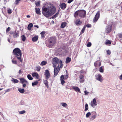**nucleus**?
Wrapping results in <instances>:
<instances>
[{"label": "nucleus", "instance_id": "nucleus-16", "mask_svg": "<svg viewBox=\"0 0 122 122\" xmlns=\"http://www.w3.org/2000/svg\"><path fill=\"white\" fill-rule=\"evenodd\" d=\"M75 23L76 25H81L82 23L81 21H80V19H76L75 20Z\"/></svg>", "mask_w": 122, "mask_h": 122}, {"label": "nucleus", "instance_id": "nucleus-63", "mask_svg": "<svg viewBox=\"0 0 122 122\" xmlns=\"http://www.w3.org/2000/svg\"><path fill=\"white\" fill-rule=\"evenodd\" d=\"M14 32H10V34H14Z\"/></svg>", "mask_w": 122, "mask_h": 122}, {"label": "nucleus", "instance_id": "nucleus-22", "mask_svg": "<svg viewBox=\"0 0 122 122\" xmlns=\"http://www.w3.org/2000/svg\"><path fill=\"white\" fill-rule=\"evenodd\" d=\"M66 25V22H64L61 24V28H64Z\"/></svg>", "mask_w": 122, "mask_h": 122}, {"label": "nucleus", "instance_id": "nucleus-54", "mask_svg": "<svg viewBox=\"0 0 122 122\" xmlns=\"http://www.w3.org/2000/svg\"><path fill=\"white\" fill-rule=\"evenodd\" d=\"M58 15V14H56V15H54L52 16V18H56V17L57 16V15Z\"/></svg>", "mask_w": 122, "mask_h": 122}, {"label": "nucleus", "instance_id": "nucleus-25", "mask_svg": "<svg viewBox=\"0 0 122 122\" xmlns=\"http://www.w3.org/2000/svg\"><path fill=\"white\" fill-rule=\"evenodd\" d=\"M33 25L32 23H30L28 25V29L29 30H30L31 29V27L33 26Z\"/></svg>", "mask_w": 122, "mask_h": 122}, {"label": "nucleus", "instance_id": "nucleus-27", "mask_svg": "<svg viewBox=\"0 0 122 122\" xmlns=\"http://www.w3.org/2000/svg\"><path fill=\"white\" fill-rule=\"evenodd\" d=\"M38 39V37L37 36H36L33 37L32 38V40L33 41L36 42V41Z\"/></svg>", "mask_w": 122, "mask_h": 122}, {"label": "nucleus", "instance_id": "nucleus-57", "mask_svg": "<svg viewBox=\"0 0 122 122\" xmlns=\"http://www.w3.org/2000/svg\"><path fill=\"white\" fill-rule=\"evenodd\" d=\"M73 0H69L67 2L68 3H70L73 1Z\"/></svg>", "mask_w": 122, "mask_h": 122}, {"label": "nucleus", "instance_id": "nucleus-41", "mask_svg": "<svg viewBox=\"0 0 122 122\" xmlns=\"http://www.w3.org/2000/svg\"><path fill=\"white\" fill-rule=\"evenodd\" d=\"M40 3V1H38L35 4L37 6H39Z\"/></svg>", "mask_w": 122, "mask_h": 122}, {"label": "nucleus", "instance_id": "nucleus-64", "mask_svg": "<svg viewBox=\"0 0 122 122\" xmlns=\"http://www.w3.org/2000/svg\"><path fill=\"white\" fill-rule=\"evenodd\" d=\"M34 27H36L38 28H39V26L38 25H35L34 26Z\"/></svg>", "mask_w": 122, "mask_h": 122}, {"label": "nucleus", "instance_id": "nucleus-49", "mask_svg": "<svg viewBox=\"0 0 122 122\" xmlns=\"http://www.w3.org/2000/svg\"><path fill=\"white\" fill-rule=\"evenodd\" d=\"M10 91V89H7L5 91V93L9 92Z\"/></svg>", "mask_w": 122, "mask_h": 122}, {"label": "nucleus", "instance_id": "nucleus-56", "mask_svg": "<svg viewBox=\"0 0 122 122\" xmlns=\"http://www.w3.org/2000/svg\"><path fill=\"white\" fill-rule=\"evenodd\" d=\"M64 78L65 79H66L68 78V76L66 75L65 76H64Z\"/></svg>", "mask_w": 122, "mask_h": 122}, {"label": "nucleus", "instance_id": "nucleus-30", "mask_svg": "<svg viewBox=\"0 0 122 122\" xmlns=\"http://www.w3.org/2000/svg\"><path fill=\"white\" fill-rule=\"evenodd\" d=\"M47 62L46 61H42L40 64L41 66H43L44 65H45L47 64Z\"/></svg>", "mask_w": 122, "mask_h": 122}, {"label": "nucleus", "instance_id": "nucleus-1", "mask_svg": "<svg viewBox=\"0 0 122 122\" xmlns=\"http://www.w3.org/2000/svg\"><path fill=\"white\" fill-rule=\"evenodd\" d=\"M56 10V9L52 4H48L47 7H43L42 9V12L44 16L46 17L50 16L53 15Z\"/></svg>", "mask_w": 122, "mask_h": 122}, {"label": "nucleus", "instance_id": "nucleus-47", "mask_svg": "<svg viewBox=\"0 0 122 122\" xmlns=\"http://www.w3.org/2000/svg\"><path fill=\"white\" fill-rule=\"evenodd\" d=\"M84 93L85 94V95H88L89 92H87L86 90L84 91Z\"/></svg>", "mask_w": 122, "mask_h": 122}, {"label": "nucleus", "instance_id": "nucleus-9", "mask_svg": "<svg viewBox=\"0 0 122 122\" xmlns=\"http://www.w3.org/2000/svg\"><path fill=\"white\" fill-rule=\"evenodd\" d=\"M97 116V114L95 112H92L91 116L90 118V120H93Z\"/></svg>", "mask_w": 122, "mask_h": 122}, {"label": "nucleus", "instance_id": "nucleus-17", "mask_svg": "<svg viewBox=\"0 0 122 122\" xmlns=\"http://www.w3.org/2000/svg\"><path fill=\"white\" fill-rule=\"evenodd\" d=\"M32 75L33 77H35L37 79H38L39 78V76L38 74L36 72L32 73Z\"/></svg>", "mask_w": 122, "mask_h": 122}, {"label": "nucleus", "instance_id": "nucleus-35", "mask_svg": "<svg viewBox=\"0 0 122 122\" xmlns=\"http://www.w3.org/2000/svg\"><path fill=\"white\" fill-rule=\"evenodd\" d=\"M27 77L28 79L30 80H32L33 79V78L31 76V75H28Z\"/></svg>", "mask_w": 122, "mask_h": 122}, {"label": "nucleus", "instance_id": "nucleus-2", "mask_svg": "<svg viewBox=\"0 0 122 122\" xmlns=\"http://www.w3.org/2000/svg\"><path fill=\"white\" fill-rule=\"evenodd\" d=\"M13 52L15 56L20 62H22V60L21 58L22 54L21 51L18 48H16L13 50Z\"/></svg>", "mask_w": 122, "mask_h": 122}, {"label": "nucleus", "instance_id": "nucleus-45", "mask_svg": "<svg viewBox=\"0 0 122 122\" xmlns=\"http://www.w3.org/2000/svg\"><path fill=\"white\" fill-rule=\"evenodd\" d=\"M117 35L119 36L120 38H122V34L119 33Z\"/></svg>", "mask_w": 122, "mask_h": 122}, {"label": "nucleus", "instance_id": "nucleus-37", "mask_svg": "<svg viewBox=\"0 0 122 122\" xmlns=\"http://www.w3.org/2000/svg\"><path fill=\"white\" fill-rule=\"evenodd\" d=\"M26 111L25 110H23L21 111H19V113L20 114H22L25 113Z\"/></svg>", "mask_w": 122, "mask_h": 122}, {"label": "nucleus", "instance_id": "nucleus-15", "mask_svg": "<svg viewBox=\"0 0 122 122\" xmlns=\"http://www.w3.org/2000/svg\"><path fill=\"white\" fill-rule=\"evenodd\" d=\"M72 89H74L76 92L81 93L80 89L78 87L73 86H72Z\"/></svg>", "mask_w": 122, "mask_h": 122}, {"label": "nucleus", "instance_id": "nucleus-21", "mask_svg": "<svg viewBox=\"0 0 122 122\" xmlns=\"http://www.w3.org/2000/svg\"><path fill=\"white\" fill-rule=\"evenodd\" d=\"M63 49L62 48H59L57 51V52L59 54H61V53L62 51L63 50Z\"/></svg>", "mask_w": 122, "mask_h": 122}, {"label": "nucleus", "instance_id": "nucleus-32", "mask_svg": "<svg viewBox=\"0 0 122 122\" xmlns=\"http://www.w3.org/2000/svg\"><path fill=\"white\" fill-rule=\"evenodd\" d=\"M47 80L45 81H44V84L46 86L47 88H48L49 87V86L48 85V82L47 81Z\"/></svg>", "mask_w": 122, "mask_h": 122}, {"label": "nucleus", "instance_id": "nucleus-36", "mask_svg": "<svg viewBox=\"0 0 122 122\" xmlns=\"http://www.w3.org/2000/svg\"><path fill=\"white\" fill-rule=\"evenodd\" d=\"M85 28H86V27L85 26H84L81 30V31L80 32V34H82L85 31Z\"/></svg>", "mask_w": 122, "mask_h": 122}, {"label": "nucleus", "instance_id": "nucleus-48", "mask_svg": "<svg viewBox=\"0 0 122 122\" xmlns=\"http://www.w3.org/2000/svg\"><path fill=\"white\" fill-rule=\"evenodd\" d=\"M23 84V87L24 88L26 86V85L28 84V83H24Z\"/></svg>", "mask_w": 122, "mask_h": 122}, {"label": "nucleus", "instance_id": "nucleus-43", "mask_svg": "<svg viewBox=\"0 0 122 122\" xmlns=\"http://www.w3.org/2000/svg\"><path fill=\"white\" fill-rule=\"evenodd\" d=\"M45 34V31H43L41 33V35L42 37H43L44 36V35Z\"/></svg>", "mask_w": 122, "mask_h": 122}, {"label": "nucleus", "instance_id": "nucleus-19", "mask_svg": "<svg viewBox=\"0 0 122 122\" xmlns=\"http://www.w3.org/2000/svg\"><path fill=\"white\" fill-rule=\"evenodd\" d=\"M35 12L36 13L39 15H40L41 13L40 12V9L39 8L36 7L35 8Z\"/></svg>", "mask_w": 122, "mask_h": 122}, {"label": "nucleus", "instance_id": "nucleus-12", "mask_svg": "<svg viewBox=\"0 0 122 122\" xmlns=\"http://www.w3.org/2000/svg\"><path fill=\"white\" fill-rule=\"evenodd\" d=\"M60 6V7L63 10H64L66 7V4L64 3H61Z\"/></svg>", "mask_w": 122, "mask_h": 122}, {"label": "nucleus", "instance_id": "nucleus-8", "mask_svg": "<svg viewBox=\"0 0 122 122\" xmlns=\"http://www.w3.org/2000/svg\"><path fill=\"white\" fill-rule=\"evenodd\" d=\"M96 79L100 82H102L103 81V77L102 75L100 74H97L95 76Z\"/></svg>", "mask_w": 122, "mask_h": 122}, {"label": "nucleus", "instance_id": "nucleus-31", "mask_svg": "<svg viewBox=\"0 0 122 122\" xmlns=\"http://www.w3.org/2000/svg\"><path fill=\"white\" fill-rule=\"evenodd\" d=\"M111 44L110 41L109 40H107L106 41L105 44L107 45H109Z\"/></svg>", "mask_w": 122, "mask_h": 122}, {"label": "nucleus", "instance_id": "nucleus-38", "mask_svg": "<svg viewBox=\"0 0 122 122\" xmlns=\"http://www.w3.org/2000/svg\"><path fill=\"white\" fill-rule=\"evenodd\" d=\"M85 111H86L87 110H88V106L87 104L86 103V104L85 106Z\"/></svg>", "mask_w": 122, "mask_h": 122}, {"label": "nucleus", "instance_id": "nucleus-7", "mask_svg": "<svg viewBox=\"0 0 122 122\" xmlns=\"http://www.w3.org/2000/svg\"><path fill=\"white\" fill-rule=\"evenodd\" d=\"M90 106L93 108H95L97 105V103L96 101V98L93 99L90 103Z\"/></svg>", "mask_w": 122, "mask_h": 122}, {"label": "nucleus", "instance_id": "nucleus-50", "mask_svg": "<svg viewBox=\"0 0 122 122\" xmlns=\"http://www.w3.org/2000/svg\"><path fill=\"white\" fill-rule=\"evenodd\" d=\"M81 80H80V82L81 83H83V82L84 81V79H81Z\"/></svg>", "mask_w": 122, "mask_h": 122}, {"label": "nucleus", "instance_id": "nucleus-11", "mask_svg": "<svg viewBox=\"0 0 122 122\" xmlns=\"http://www.w3.org/2000/svg\"><path fill=\"white\" fill-rule=\"evenodd\" d=\"M44 75L45 76V78L46 79H47L49 78L50 75V73L48 70H45Z\"/></svg>", "mask_w": 122, "mask_h": 122}, {"label": "nucleus", "instance_id": "nucleus-62", "mask_svg": "<svg viewBox=\"0 0 122 122\" xmlns=\"http://www.w3.org/2000/svg\"><path fill=\"white\" fill-rule=\"evenodd\" d=\"M19 74H21V70H19Z\"/></svg>", "mask_w": 122, "mask_h": 122}, {"label": "nucleus", "instance_id": "nucleus-52", "mask_svg": "<svg viewBox=\"0 0 122 122\" xmlns=\"http://www.w3.org/2000/svg\"><path fill=\"white\" fill-rule=\"evenodd\" d=\"M86 26L87 27H90L91 26V25L90 24H88L86 25Z\"/></svg>", "mask_w": 122, "mask_h": 122}, {"label": "nucleus", "instance_id": "nucleus-5", "mask_svg": "<svg viewBox=\"0 0 122 122\" xmlns=\"http://www.w3.org/2000/svg\"><path fill=\"white\" fill-rule=\"evenodd\" d=\"M56 39L55 37H52L50 38L49 40L48 44L49 46H53L56 43Z\"/></svg>", "mask_w": 122, "mask_h": 122}, {"label": "nucleus", "instance_id": "nucleus-3", "mask_svg": "<svg viewBox=\"0 0 122 122\" xmlns=\"http://www.w3.org/2000/svg\"><path fill=\"white\" fill-rule=\"evenodd\" d=\"M52 61L53 66H57V65L58 66V64H59V62L60 68H62L63 67V65L62 64V61L60 60L59 61L58 58L55 57L52 58Z\"/></svg>", "mask_w": 122, "mask_h": 122}, {"label": "nucleus", "instance_id": "nucleus-53", "mask_svg": "<svg viewBox=\"0 0 122 122\" xmlns=\"http://www.w3.org/2000/svg\"><path fill=\"white\" fill-rule=\"evenodd\" d=\"M10 30V28L9 27L8 28H7L6 30V31L7 32H8Z\"/></svg>", "mask_w": 122, "mask_h": 122}, {"label": "nucleus", "instance_id": "nucleus-34", "mask_svg": "<svg viewBox=\"0 0 122 122\" xmlns=\"http://www.w3.org/2000/svg\"><path fill=\"white\" fill-rule=\"evenodd\" d=\"M38 83V81H35L34 82H32V85L33 86H34L37 85Z\"/></svg>", "mask_w": 122, "mask_h": 122}, {"label": "nucleus", "instance_id": "nucleus-46", "mask_svg": "<svg viewBox=\"0 0 122 122\" xmlns=\"http://www.w3.org/2000/svg\"><path fill=\"white\" fill-rule=\"evenodd\" d=\"M107 53L108 55H110L111 54V52L109 50H107Z\"/></svg>", "mask_w": 122, "mask_h": 122}, {"label": "nucleus", "instance_id": "nucleus-39", "mask_svg": "<svg viewBox=\"0 0 122 122\" xmlns=\"http://www.w3.org/2000/svg\"><path fill=\"white\" fill-rule=\"evenodd\" d=\"M91 114V113L90 112H87L86 114V117L87 118L89 117Z\"/></svg>", "mask_w": 122, "mask_h": 122}, {"label": "nucleus", "instance_id": "nucleus-40", "mask_svg": "<svg viewBox=\"0 0 122 122\" xmlns=\"http://www.w3.org/2000/svg\"><path fill=\"white\" fill-rule=\"evenodd\" d=\"M12 62L13 64H16L17 63V62L16 61L14 60L13 59L12 60Z\"/></svg>", "mask_w": 122, "mask_h": 122}, {"label": "nucleus", "instance_id": "nucleus-55", "mask_svg": "<svg viewBox=\"0 0 122 122\" xmlns=\"http://www.w3.org/2000/svg\"><path fill=\"white\" fill-rule=\"evenodd\" d=\"M15 2L16 3V4H18V3H19V1H20V0H15Z\"/></svg>", "mask_w": 122, "mask_h": 122}, {"label": "nucleus", "instance_id": "nucleus-10", "mask_svg": "<svg viewBox=\"0 0 122 122\" xmlns=\"http://www.w3.org/2000/svg\"><path fill=\"white\" fill-rule=\"evenodd\" d=\"M100 16V12L98 11L96 15L95 16L93 19V22L94 23L96 22L98 20Z\"/></svg>", "mask_w": 122, "mask_h": 122}, {"label": "nucleus", "instance_id": "nucleus-60", "mask_svg": "<svg viewBox=\"0 0 122 122\" xmlns=\"http://www.w3.org/2000/svg\"><path fill=\"white\" fill-rule=\"evenodd\" d=\"M97 61L96 62H95V63H94V65L95 66H97Z\"/></svg>", "mask_w": 122, "mask_h": 122}, {"label": "nucleus", "instance_id": "nucleus-20", "mask_svg": "<svg viewBox=\"0 0 122 122\" xmlns=\"http://www.w3.org/2000/svg\"><path fill=\"white\" fill-rule=\"evenodd\" d=\"M64 79H65L64 78V76L61 75V81L62 85H63L64 83L65 82L64 81Z\"/></svg>", "mask_w": 122, "mask_h": 122}, {"label": "nucleus", "instance_id": "nucleus-23", "mask_svg": "<svg viewBox=\"0 0 122 122\" xmlns=\"http://www.w3.org/2000/svg\"><path fill=\"white\" fill-rule=\"evenodd\" d=\"M104 67L103 66H102L100 67L99 69V71L101 73H103L104 72Z\"/></svg>", "mask_w": 122, "mask_h": 122}, {"label": "nucleus", "instance_id": "nucleus-29", "mask_svg": "<svg viewBox=\"0 0 122 122\" xmlns=\"http://www.w3.org/2000/svg\"><path fill=\"white\" fill-rule=\"evenodd\" d=\"M60 104L61 106L65 107H66L67 106V104L65 103L61 102V103Z\"/></svg>", "mask_w": 122, "mask_h": 122}, {"label": "nucleus", "instance_id": "nucleus-61", "mask_svg": "<svg viewBox=\"0 0 122 122\" xmlns=\"http://www.w3.org/2000/svg\"><path fill=\"white\" fill-rule=\"evenodd\" d=\"M119 78L120 80H122V74L120 76Z\"/></svg>", "mask_w": 122, "mask_h": 122}, {"label": "nucleus", "instance_id": "nucleus-26", "mask_svg": "<svg viewBox=\"0 0 122 122\" xmlns=\"http://www.w3.org/2000/svg\"><path fill=\"white\" fill-rule=\"evenodd\" d=\"M11 81L14 83H17L19 82V81L13 78H12Z\"/></svg>", "mask_w": 122, "mask_h": 122}, {"label": "nucleus", "instance_id": "nucleus-59", "mask_svg": "<svg viewBox=\"0 0 122 122\" xmlns=\"http://www.w3.org/2000/svg\"><path fill=\"white\" fill-rule=\"evenodd\" d=\"M4 67V66L3 65H0V69L1 68H3ZM0 70L1 69H0Z\"/></svg>", "mask_w": 122, "mask_h": 122}, {"label": "nucleus", "instance_id": "nucleus-28", "mask_svg": "<svg viewBox=\"0 0 122 122\" xmlns=\"http://www.w3.org/2000/svg\"><path fill=\"white\" fill-rule=\"evenodd\" d=\"M71 60V59L69 57H67L66 59V63H67L69 62H70Z\"/></svg>", "mask_w": 122, "mask_h": 122}, {"label": "nucleus", "instance_id": "nucleus-33", "mask_svg": "<svg viewBox=\"0 0 122 122\" xmlns=\"http://www.w3.org/2000/svg\"><path fill=\"white\" fill-rule=\"evenodd\" d=\"M21 39L22 41H25L26 39V37L24 35L22 36L21 37Z\"/></svg>", "mask_w": 122, "mask_h": 122}, {"label": "nucleus", "instance_id": "nucleus-44", "mask_svg": "<svg viewBox=\"0 0 122 122\" xmlns=\"http://www.w3.org/2000/svg\"><path fill=\"white\" fill-rule=\"evenodd\" d=\"M84 76L82 75H80L79 76V78L80 79H84Z\"/></svg>", "mask_w": 122, "mask_h": 122}, {"label": "nucleus", "instance_id": "nucleus-58", "mask_svg": "<svg viewBox=\"0 0 122 122\" xmlns=\"http://www.w3.org/2000/svg\"><path fill=\"white\" fill-rule=\"evenodd\" d=\"M80 72L81 73H84V71L83 70H81L80 71Z\"/></svg>", "mask_w": 122, "mask_h": 122}, {"label": "nucleus", "instance_id": "nucleus-18", "mask_svg": "<svg viewBox=\"0 0 122 122\" xmlns=\"http://www.w3.org/2000/svg\"><path fill=\"white\" fill-rule=\"evenodd\" d=\"M19 35V33L18 32H17L16 30H15L14 31V33L13 35V37L14 38H16L18 37Z\"/></svg>", "mask_w": 122, "mask_h": 122}, {"label": "nucleus", "instance_id": "nucleus-42", "mask_svg": "<svg viewBox=\"0 0 122 122\" xmlns=\"http://www.w3.org/2000/svg\"><path fill=\"white\" fill-rule=\"evenodd\" d=\"M92 45L91 43L90 42H88L86 46L88 47H90Z\"/></svg>", "mask_w": 122, "mask_h": 122}, {"label": "nucleus", "instance_id": "nucleus-4", "mask_svg": "<svg viewBox=\"0 0 122 122\" xmlns=\"http://www.w3.org/2000/svg\"><path fill=\"white\" fill-rule=\"evenodd\" d=\"M86 13V11L84 10L77 11L75 13L74 16L76 18L79 16L81 18H83L85 17Z\"/></svg>", "mask_w": 122, "mask_h": 122}, {"label": "nucleus", "instance_id": "nucleus-24", "mask_svg": "<svg viewBox=\"0 0 122 122\" xmlns=\"http://www.w3.org/2000/svg\"><path fill=\"white\" fill-rule=\"evenodd\" d=\"M19 92L21 93H23L25 92V90L24 89L19 88L18 89Z\"/></svg>", "mask_w": 122, "mask_h": 122}, {"label": "nucleus", "instance_id": "nucleus-14", "mask_svg": "<svg viewBox=\"0 0 122 122\" xmlns=\"http://www.w3.org/2000/svg\"><path fill=\"white\" fill-rule=\"evenodd\" d=\"M20 82L22 84L24 83H28L27 81L25 79L23 78H19Z\"/></svg>", "mask_w": 122, "mask_h": 122}, {"label": "nucleus", "instance_id": "nucleus-51", "mask_svg": "<svg viewBox=\"0 0 122 122\" xmlns=\"http://www.w3.org/2000/svg\"><path fill=\"white\" fill-rule=\"evenodd\" d=\"M12 11L10 9H9L8 10V13L9 14H10L11 13Z\"/></svg>", "mask_w": 122, "mask_h": 122}, {"label": "nucleus", "instance_id": "nucleus-13", "mask_svg": "<svg viewBox=\"0 0 122 122\" xmlns=\"http://www.w3.org/2000/svg\"><path fill=\"white\" fill-rule=\"evenodd\" d=\"M111 25H108L107 28L105 30V32L107 33H108L111 31Z\"/></svg>", "mask_w": 122, "mask_h": 122}, {"label": "nucleus", "instance_id": "nucleus-6", "mask_svg": "<svg viewBox=\"0 0 122 122\" xmlns=\"http://www.w3.org/2000/svg\"><path fill=\"white\" fill-rule=\"evenodd\" d=\"M54 68V75L55 76H56L57 75L60 70V67L59 65L58 64L57 66H56L54 67L53 66Z\"/></svg>", "mask_w": 122, "mask_h": 122}]
</instances>
